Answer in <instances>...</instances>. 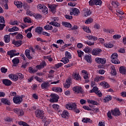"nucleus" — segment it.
<instances>
[{
  "label": "nucleus",
  "instance_id": "f257e3e1",
  "mask_svg": "<svg viewBox=\"0 0 126 126\" xmlns=\"http://www.w3.org/2000/svg\"><path fill=\"white\" fill-rule=\"evenodd\" d=\"M35 116L36 118L38 119H41L43 122H45L46 121V118H45V115L44 114V111L43 110H40L37 109L35 112Z\"/></svg>",
  "mask_w": 126,
  "mask_h": 126
},
{
  "label": "nucleus",
  "instance_id": "f03ea898",
  "mask_svg": "<svg viewBox=\"0 0 126 126\" xmlns=\"http://www.w3.org/2000/svg\"><path fill=\"white\" fill-rule=\"evenodd\" d=\"M95 93L98 97H102V93L99 91V89L97 87H94L92 90L90 91V93Z\"/></svg>",
  "mask_w": 126,
  "mask_h": 126
},
{
  "label": "nucleus",
  "instance_id": "7ed1b4c3",
  "mask_svg": "<svg viewBox=\"0 0 126 126\" xmlns=\"http://www.w3.org/2000/svg\"><path fill=\"white\" fill-rule=\"evenodd\" d=\"M77 107V105H76L75 103H68L65 105V107L66 109H67V110H73V111L75 110Z\"/></svg>",
  "mask_w": 126,
  "mask_h": 126
},
{
  "label": "nucleus",
  "instance_id": "20e7f679",
  "mask_svg": "<svg viewBox=\"0 0 126 126\" xmlns=\"http://www.w3.org/2000/svg\"><path fill=\"white\" fill-rule=\"evenodd\" d=\"M89 3L90 5H101L102 1L101 0H91Z\"/></svg>",
  "mask_w": 126,
  "mask_h": 126
},
{
  "label": "nucleus",
  "instance_id": "39448f33",
  "mask_svg": "<svg viewBox=\"0 0 126 126\" xmlns=\"http://www.w3.org/2000/svg\"><path fill=\"white\" fill-rule=\"evenodd\" d=\"M51 96L52 98L50 99V101L51 103H56L59 101V95L57 94H52Z\"/></svg>",
  "mask_w": 126,
  "mask_h": 126
},
{
  "label": "nucleus",
  "instance_id": "423d86ee",
  "mask_svg": "<svg viewBox=\"0 0 126 126\" xmlns=\"http://www.w3.org/2000/svg\"><path fill=\"white\" fill-rule=\"evenodd\" d=\"M13 112L19 116L24 115V112H23L22 109H20V108H14L13 109Z\"/></svg>",
  "mask_w": 126,
  "mask_h": 126
},
{
  "label": "nucleus",
  "instance_id": "0eeeda50",
  "mask_svg": "<svg viewBox=\"0 0 126 126\" xmlns=\"http://www.w3.org/2000/svg\"><path fill=\"white\" fill-rule=\"evenodd\" d=\"M48 5L52 13H56L57 12V6L58 5L51 4H48Z\"/></svg>",
  "mask_w": 126,
  "mask_h": 126
},
{
  "label": "nucleus",
  "instance_id": "6e6552de",
  "mask_svg": "<svg viewBox=\"0 0 126 126\" xmlns=\"http://www.w3.org/2000/svg\"><path fill=\"white\" fill-rule=\"evenodd\" d=\"M111 114L115 117H119L121 115V112L119 108H115L114 110H111Z\"/></svg>",
  "mask_w": 126,
  "mask_h": 126
},
{
  "label": "nucleus",
  "instance_id": "1a4fd4ad",
  "mask_svg": "<svg viewBox=\"0 0 126 126\" xmlns=\"http://www.w3.org/2000/svg\"><path fill=\"white\" fill-rule=\"evenodd\" d=\"M51 86V84L49 83V82H43V83L41 84V88L42 89H44L46 90V89H47Z\"/></svg>",
  "mask_w": 126,
  "mask_h": 126
},
{
  "label": "nucleus",
  "instance_id": "9d476101",
  "mask_svg": "<svg viewBox=\"0 0 126 126\" xmlns=\"http://www.w3.org/2000/svg\"><path fill=\"white\" fill-rule=\"evenodd\" d=\"M95 61L97 63H101L102 64H105L106 63V59H105L96 58Z\"/></svg>",
  "mask_w": 126,
  "mask_h": 126
},
{
  "label": "nucleus",
  "instance_id": "9b49d317",
  "mask_svg": "<svg viewBox=\"0 0 126 126\" xmlns=\"http://www.w3.org/2000/svg\"><path fill=\"white\" fill-rule=\"evenodd\" d=\"M102 52V50L99 48L94 49L92 51V54L93 56H98Z\"/></svg>",
  "mask_w": 126,
  "mask_h": 126
},
{
  "label": "nucleus",
  "instance_id": "f8f14e48",
  "mask_svg": "<svg viewBox=\"0 0 126 126\" xmlns=\"http://www.w3.org/2000/svg\"><path fill=\"white\" fill-rule=\"evenodd\" d=\"M13 100L15 104H20L22 102V97L15 96L14 97Z\"/></svg>",
  "mask_w": 126,
  "mask_h": 126
},
{
  "label": "nucleus",
  "instance_id": "ddd939ff",
  "mask_svg": "<svg viewBox=\"0 0 126 126\" xmlns=\"http://www.w3.org/2000/svg\"><path fill=\"white\" fill-rule=\"evenodd\" d=\"M78 13H79V10L77 8H74L72 9V11L70 12V15H76L77 16L78 15Z\"/></svg>",
  "mask_w": 126,
  "mask_h": 126
},
{
  "label": "nucleus",
  "instance_id": "4468645a",
  "mask_svg": "<svg viewBox=\"0 0 126 126\" xmlns=\"http://www.w3.org/2000/svg\"><path fill=\"white\" fill-rule=\"evenodd\" d=\"M2 83L5 85V86H10V85L12 84L11 81L6 79L2 80Z\"/></svg>",
  "mask_w": 126,
  "mask_h": 126
},
{
  "label": "nucleus",
  "instance_id": "2eb2a0df",
  "mask_svg": "<svg viewBox=\"0 0 126 126\" xmlns=\"http://www.w3.org/2000/svg\"><path fill=\"white\" fill-rule=\"evenodd\" d=\"M83 12L84 14V16L85 17H87V16H89L91 14V11L90 9L85 8L83 10Z\"/></svg>",
  "mask_w": 126,
  "mask_h": 126
},
{
  "label": "nucleus",
  "instance_id": "dca6fc26",
  "mask_svg": "<svg viewBox=\"0 0 126 126\" xmlns=\"http://www.w3.org/2000/svg\"><path fill=\"white\" fill-rule=\"evenodd\" d=\"M73 91L76 93H82V88L79 86H76L73 88Z\"/></svg>",
  "mask_w": 126,
  "mask_h": 126
},
{
  "label": "nucleus",
  "instance_id": "f3484780",
  "mask_svg": "<svg viewBox=\"0 0 126 126\" xmlns=\"http://www.w3.org/2000/svg\"><path fill=\"white\" fill-rule=\"evenodd\" d=\"M84 59L87 63H92V57L91 55H86Z\"/></svg>",
  "mask_w": 126,
  "mask_h": 126
},
{
  "label": "nucleus",
  "instance_id": "a211bd4d",
  "mask_svg": "<svg viewBox=\"0 0 126 126\" xmlns=\"http://www.w3.org/2000/svg\"><path fill=\"white\" fill-rule=\"evenodd\" d=\"M12 44L13 45H15V46H17V47H19V46H21L22 45V41H15V40H13L12 41Z\"/></svg>",
  "mask_w": 126,
  "mask_h": 126
},
{
  "label": "nucleus",
  "instance_id": "6ab92c4d",
  "mask_svg": "<svg viewBox=\"0 0 126 126\" xmlns=\"http://www.w3.org/2000/svg\"><path fill=\"white\" fill-rule=\"evenodd\" d=\"M72 77L75 80H80V79H81V78L80 77V75H79V74L77 73H74L72 75Z\"/></svg>",
  "mask_w": 126,
  "mask_h": 126
},
{
  "label": "nucleus",
  "instance_id": "aec40b11",
  "mask_svg": "<svg viewBox=\"0 0 126 126\" xmlns=\"http://www.w3.org/2000/svg\"><path fill=\"white\" fill-rule=\"evenodd\" d=\"M8 77L10 79L14 80V81H17L18 80V77L16 75L9 74Z\"/></svg>",
  "mask_w": 126,
  "mask_h": 126
},
{
  "label": "nucleus",
  "instance_id": "412c9836",
  "mask_svg": "<svg viewBox=\"0 0 126 126\" xmlns=\"http://www.w3.org/2000/svg\"><path fill=\"white\" fill-rule=\"evenodd\" d=\"M1 102L5 105H10V101L7 98L1 99Z\"/></svg>",
  "mask_w": 126,
  "mask_h": 126
},
{
  "label": "nucleus",
  "instance_id": "4be33fe9",
  "mask_svg": "<svg viewBox=\"0 0 126 126\" xmlns=\"http://www.w3.org/2000/svg\"><path fill=\"white\" fill-rule=\"evenodd\" d=\"M66 82L67 84L64 85V87L65 88H69V86H70L71 84V79H68V80L66 81Z\"/></svg>",
  "mask_w": 126,
  "mask_h": 126
},
{
  "label": "nucleus",
  "instance_id": "5701e85b",
  "mask_svg": "<svg viewBox=\"0 0 126 126\" xmlns=\"http://www.w3.org/2000/svg\"><path fill=\"white\" fill-rule=\"evenodd\" d=\"M101 80H104V77L102 76H96V77L94 79V81H95V82H98V81H100Z\"/></svg>",
  "mask_w": 126,
  "mask_h": 126
},
{
  "label": "nucleus",
  "instance_id": "b1692460",
  "mask_svg": "<svg viewBox=\"0 0 126 126\" xmlns=\"http://www.w3.org/2000/svg\"><path fill=\"white\" fill-rule=\"evenodd\" d=\"M82 122L83 123H85L86 124H87V123H90V124H91V123H92V120H91V119H90V118H83Z\"/></svg>",
  "mask_w": 126,
  "mask_h": 126
},
{
  "label": "nucleus",
  "instance_id": "393cba45",
  "mask_svg": "<svg viewBox=\"0 0 126 126\" xmlns=\"http://www.w3.org/2000/svg\"><path fill=\"white\" fill-rule=\"evenodd\" d=\"M46 66V62L45 61L42 62V63H41L40 65H37L36 66V67L38 69H41V68H44V67Z\"/></svg>",
  "mask_w": 126,
  "mask_h": 126
},
{
  "label": "nucleus",
  "instance_id": "a878e982",
  "mask_svg": "<svg viewBox=\"0 0 126 126\" xmlns=\"http://www.w3.org/2000/svg\"><path fill=\"white\" fill-rule=\"evenodd\" d=\"M12 62L13 63V66H16V64H18V63H19L20 61L18 58H15L12 61Z\"/></svg>",
  "mask_w": 126,
  "mask_h": 126
},
{
  "label": "nucleus",
  "instance_id": "bb28decb",
  "mask_svg": "<svg viewBox=\"0 0 126 126\" xmlns=\"http://www.w3.org/2000/svg\"><path fill=\"white\" fill-rule=\"evenodd\" d=\"M14 4L17 6L19 8H21L23 6V4L22 2L18 1H16L14 2Z\"/></svg>",
  "mask_w": 126,
  "mask_h": 126
},
{
  "label": "nucleus",
  "instance_id": "cd10ccee",
  "mask_svg": "<svg viewBox=\"0 0 126 126\" xmlns=\"http://www.w3.org/2000/svg\"><path fill=\"white\" fill-rule=\"evenodd\" d=\"M10 35H5L4 37V40L5 43H9L10 41Z\"/></svg>",
  "mask_w": 126,
  "mask_h": 126
},
{
  "label": "nucleus",
  "instance_id": "c85d7f7f",
  "mask_svg": "<svg viewBox=\"0 0 126 126\" xmlns=\"http://www.w3.org/2000/svg\"><path fill=\"white\" fill-rule=\"evenodd\" d=\"M25 55L27 58H28L29 60H32V57L30 56V50H26L25 51Z\"/></svg>",
  "mask_w": 126,
  "mask_h": 126
},
{
  "label": "nucleus",
  "instance_id": "c756f323",
  "mask_svg": "<svg viewBox=\"0 0 126 126\" xmlns=\"http://www.w3.org/2000/svg\"><path fill=\"white\" fill-rule=\"evenodd\" d=\"M52 90L55 92H63V89L59 87L53 88Z\"/></svg>",
  "mask_w": 126,
  "mask_h": 126
},
{
  "label": "nucleus",
  "instance_id": "7c9ffc66",
  "mask_svg": "<svg viewBox=\"0 0 126 126\" xmlns=\"http://www.w3.org/2000/svg\"><path fill=\"white\" fill-rule=\"evenodd\" d=\"M68 112L66 110H64L62 114H61V116L62 118H65L67 117H68Z\"/></svg>",
  "mask_w": 126,
  "mask_h": 126
},
{
  "label": "nucleus",
  "instance_id": "2f4dec72",
  "mask_svg": "<svg viewBox=\"0 0 126 126\" xmlns=\"http://www.w3.org/2000/svg\"><path fill=\"white\" fill-rule=\"evenodd\" d=\"M119 71L120 73H122V74H126V69L125 67H120Z\"/></svg>",
  "mask_w": 126,
  "mask_h": 126
},
{
  "label": "nucleus",
  "instance_id": "473e14b6",
  "mask_svg": "<svg viewBox=\"0 0 126 126\" xmlns=\"http://www.w3.org/2000/svg\"><path fill=\"white\" fill-rule=\"evenodd\" d=\"M87 101L89 104H92V105H99V103L95 100L88 99Z\"/></svg>",
  "mask_w": 126,
  "mask_h": 126
},
{
  "label": "nucleus",
  "instance_id": "72a5a7b5",
  "mask_svg": "<svg viewBox=\"0 0 126 126\" xmlns=\"http://www.w3.org/2000/svg\"><path fill=\"white\" fill-rule=\"evenodd\" d=\"M111 73L112 75H116L117 74V71H116V69L114 67V66H111Z\"/></svg>",
  "mask_w": 126,
  "mask_h": 126
},
{
  "label": "nucleus",
  "instance_id": "f704fd0d",
  "mask_svg": "<svg viewBox=\"0 0 126 126\" xmlns=\"http://www.w3.org/2000/svg\"><path fill=\"white\" fill-rule=\"evenodd\" d=\"M42 30H43V28L41 27H38L35 29V32L38 33V34H41V33H42Z\"/></svg>",
  "mask_w": 126,
  "mask_h": 126
},
{
  "label": "nucleus",
  "instance_id": "c9c22d12",
  "mask_svg": "<svg viewBox=\"0 0 126 126\" xmlns=\"http://www.w3.org/2000/svg\"><path fill=\"white\" fill-rule=\"evenodd\" d=\"M50 25H53V26H55V27H60L61 25L60 23H57V22H51L50 23Z\"/></svg>",
  "mask_w": 126,
  "mask_h": 126
},
{
  "label": "nucleus",
  "instance_id": "e433bc0d",
  "mask_svg": "<svg viewBox=\"0 0 126 126\" xmlns=\"http://www.w3.org/2000/svg\"><path fill=\"white\" fill-rule=\"evenodd\" d=\"M8 56H10V58H13L14 57V50H11L7 52Z\"/></svg>",
  "mask_w": 126,
  "mask_h": 126
},
{
  "label": "nucleus",
  "instance_id": "4c0bfd02",
  "mask_svg": "<svg viewBox=\"0 0 126 126\" xmlns=\"http://www.w3.org/2000/svg\"><path fill=\"white\" fill-rule=\"evenodd\" d=\"M100 85H101V86H103L104 88H109V87H110V85H109V84L107 83H104V82L100 83Z\"/></svg>",
  "mask_w": 126,
  "mask_h": 126
},
{
  "label": "nucleus",
  "instance_id": "58836bf2",
  "mask_svg": "<svg viewBox=\"0 0 126 126\" xmlns=\"http://www.w3.org/2000/svg\"><path fill=\"white\" fill-rule=\"evenodd\" d=\"M77 53L78 54V56L79 57V58H82V56L84 55V52L80 50H77Z\"/></svg>",
  "mask_w": 126,
  "mask_h": 126
},
{
  "label": "nucleus",
  "instance_id": "ea45409f",
  "mask_svg": "<svg viewBox=\"0 0 126 126\" xmlns=\"http://www.w3.org/2000/svg\"><path fill=\"white\" fill-rule=\"evenodd\" d=\"M104 103H107V102H109V101H111L112 100V96L111 95H108L105 98H104Z\"/></svg>",
  "mask_w": 126,
  "mask_h": 126
},
{
  "label": "nucleus",
  "instance_id": "a19ab883",
  "mask_svg": "<svg viewBox=\"0 0 126 126\" xmlns=\"http://www.w3.org/2000/svg\"><path fill=\"white\" fill-rule=\"evenodd\" d=\"M84 51L85 53H87V54H89V53L91 52V49L89 47L87 46L85 48Z\"/></svg>",
  "mask_w": 126,
  "mask_h": 126
},
{
  "label": "nucleus",
  "instance_id": "79ce46f5",
  "mask_svg": "<svg viewBox=\"0 0 126 126\" xmlns=\"http://www.w3.org/2000/svg\"><path fill=\"white\" fill-rule=\"evenodd\" d=\"M63 26H65V27H68V28H71V24L67 22H63Z\"/></svg>",
  "mask_w": 126,
  "mask_h": 126
},
{
  "label": "nucleus",
  "instance_id": "37998d69",
  "mask_svg": "<svg viewBox=\"0 0 126 126\" xmlns=\"http://www.w3.org/2000/svg\"><path fill=\"white\" fill-rule=\"evenodd\" d=\"M61 62H63V63L65 64V63H67L69 62V60H68V58H66V57L63 58L61 60Z\"/></svg>",
  "mask_w": 126,
  "mask_h": 126
},
{
  "label": "nucleus",
  "instance_id": "c03bdc74",
  "mask_svg": "<svg viewBox=\"0 0 126 126\" xmlns=\"http://www.w3.org/2000/svg\"><path fill=\"white\" fill-rule=\"evenodd\" d=\"M41 11H42L44 14H47L48 13V9L47 8V7L46 6H44L43 8L41 10Z\"/></svg>",
  "mask_w": 126,
  "mask_h": 126
},
{
  "label": "nucleus",
  "instance_id": "a18cd8bd",
  "mask_svg": "<svg viewBox=\"0 0 126 126\" xmlns=\"http://www.w3.org/2000/svg\"><path fill=\"white\" fill-rule=\"evenodd\" d=\"M29 72H30V73H35L37 72V70H36V69H33V68L31 67L29 68Z\"/></svg>",
  "mask_w": 126,
  "mask_h": 126
},
{
  "label": "nucleus",
  "instance_id": "49530a36",
  "mask_svg": "<svg viewBox=\"0 0 126 126\" xmlns=\"http://www.w3.org/2000/svg\"><path fill=\"white\" fill-rule=\"evenodd\" d=\"M44 29H45V30H52V29H53V26L47 25L44 26Z\"/></svg>",
  "mask_w": 126,
  "mask_h": 126
},
{
  "label": "nucleus",
  "instance_id": "de8ad7c7",
  "mask_svg": "<svg viewBox=\"0 0 126 126\" xmlns=\"http://www.w3.org/2000/svg\"><path fill=\"white\" fill-rule=\"evenodd\" d=\"M93 22V19L92 18H89L85 22L86 24H89V23H92Z\"/></svg>",
  "mask_w": 126,
  "mask_h": 126
},
{
  "label": "nucleus",
  "instance_id": "09e8293b",
  "mask_svg": "<svg viewBox=\"0 0 126 126\" xmlns=\"http://www.w3.org/2000/svg\"><path fill=\"white\" fill-rule=\"evenodd\" d=\"M65 58L67 59H71V55H70V53L67 51L65 52Z\"/></svg>",
  "mask_w": 126,
  "mask_h": 126
},
{
  "label": "nucleus",
  "instance_id": "8fccbe9b",
  "mask_svg": "<svg viewBox=\"0 0 126 126\" xmlns=\"http://www.w3.org/2000/svg\"><path fill=\"white\" fill-rule=\"evenodd\" d=\"M83 29L84 31H85V32H87V33H91V31L89 28H87V27L84 28Z\"/></svg>",
  "mask_w": 126,
  "mask_h": 126
},
{
  "label": "nucleus",
  "instance_id": "3c124183",
  "mask_svg": "<svg viewBox=\"0 0 126 126\" xmlns=\"http://www.w3.org/2000/svg\"><path fill=\"white\" fill-rule=\"evenodd\" d=\"M112 62L113 63H115V64H119V63H120L121 62H120V61L118 60V59H114L112 60Z\"/></svg>",
  "mask_w": 126,
  "mask_h": 126
},
{
  "label": "nucleus",
  "instance_id": "603ef678",
  "mask_svg": "<svg viewBox=\"0 0 126 126\" xmlns=\"http://www.w3.org/2000/svg\"><path fill=\"white\" fill-rule=\"evenodd\" d=\"M117 58H118V54L117 53L113 54L111 57L112 60H116V59H117Z\"/></svg>",
  "mask_w": 126,
  "mask_h": 126
},
{
  "label": "nucleus",
  "instance_id": "864d4df0",
  "mask_svg": "<svg viewBox=\"0 0 126 126\" xmlns=\"http://www.w3.org/2000/svg\"><path fill=\"white\" fill-rule=\"evenodd\" d=\"M113 38L114 39V40H118V39H120V38H121V35L115 34L113 35Z\"/></svg>",
  "mask_w": 126,
  "mask_h": 126
},
{
  "label": "nucleus",
  "instance_id": "5fc2aeb1",
  "mask_svg": "<svg viewBox=\"0 0 126 126\" xmlns=\"http://www.w3.org/2000/svg\"><path fill=\"white\" fill-rule=\"evenodd\" d=\"M57 43L58 44H60V47H62V45L63 44H64V42H63V39H60L57 41Z\"/></svg>",
  "mask_w": 126,
  "mask_h": 126
},
{
  "label": "nucleus",
  "instance_id": "6e6d98bb",
  "mask_svg": "<svg viewBox=\"0 0 126 126\" xmlns=\"http://www.w3.org/2000/svg\"><path fill=\"white\" fill-rule=\"evenodd\" d=\"M16 39H23V35L20 33H19L16 36Z\"/></svg>",
  "mask_w": 126,
  "mask_h": 126
},
{
  "label": "nucleus",
  "instance_id": "4d7b16f0",
  "mask_svg": "<svg viewBox=\"0 0 126 126\" xmlns=\"http://www.w3.org/2000/svg\"><path fill=\"white\" fill-rule=\"evenodd\" d=\"M24 21L25 23L28 22V23H31V19L30 18H25L24 20Z\"/></svg>",
  "mask_w": 126,
  "mask_h": 126
},
{
  "label": "nucleus",
  "instance_id": "13d9d810",
  "mask_svg": "<svg viewBox=\"0 0 126 126\" xmlns=\"http://www.w3.org/2000/svg\"><path fill=\"white\" fill-rule=\"evenodd\" d=\"M17 76L18 77V78L19 79H23L24 76L22 73H18V75H17Z\"/></svg>",
  "mask_w": 126,
  "mask_h": 126
},
{
  "label": "nucleus",
  "instance_id": "bf43d9fd",
  "mask_svg": "<svg viewBox=\"0 0 126 126\" xmlns=\"http://www.w3.org/2000/svg\"><path fill=\"white\" fill-rule=\"evenodd\" d=\"M0 70L2 73H6V72H7V68H5V67L1 68Z\"/></svg>",
  "mask_w": 126,
  "mask_h": 126
},
{
  "label": "nucleus",
  "instance_id": "052dcab7",
  "mask_svg": "<svg viewBox=\"0 0 126 126\" xmlns=\"http://www.w3.org/2000/svg\"><path fill=\"white\" fill-rule=\"evenodd\" d=\"M85 44H87L88 46H94V42H92L91 41H85Z\"/></svg>",
  "mask_w": 126,
  "mask_h": 126
},
{
  "label": "nucleus",
  "instance_id": "680f3d73",
  "mask_svg": "<svg viewBox=\"0 0 126 126\" xmlns=\"http://www.w3.org/2000/svg\"><path fill=\"white\" fill-rule=\"evenodd\" d=\"M0 23H5L4 18L2 16H0Z\"/></svg>",
  "mask_w": 126,
  "mask_h": 126
},
{
  "label": "nucleus",
  "instance_id": "e2e57ef3",
  "mask_svg": "<svg viewBox=\"0 0 126 126\" xmlns=\"http://www.w3.org/2000/svg\"><path fill=\"white\" fill-rule=\"evenodd\" d=\"M107 117L108 118H109V119H110V120H112V119H113V117H112V112L111 111L108 112Z\"/></svg>",
  "mask_w": 126,
  "mask_h": 126
},
{
  "label": "nucleus",
  "instance_id": "0e129e2a",
  "mask_svg": "<svg viewBox=\"0 0 126 126\" xmlns=\"http://www.w3.org/2000/svg\"><path fill=\"white\" fill-rule=\"evenodd\" d=\"M53 109H55V110H58L59 108H60V106L58 104H53Z\"/></svg>",
  "mask_w": 126,
  "mask_h": 126
},
{
  "label": "nucleus",
  "instance_id": "69168bd1",
  "mask_svg": "<svg viewBox=\"0 0 126 126\" xmlns=\"http://www.w3.org/2000/svg\"><path fill=\"white\" fill-rule=\"evenodd\" d=\"M106 48H113L114 47V45L111 43H107L105 45Z\"/></svg>",
  "mask_w": 126,
  "mask_h": 126
},
{
  "label": "nucleus",
  "instance_id": "338daca9",
  "mask_svg": "<svg viewBox=\"0 0 126 126\" xmlns=\"http://www.w3.org/2000/svg\"><path fill=\"white\" fill-rule=\"evenodd\" d=\"M34 17L36 19H39V18L42 17V15H40V14H36L34 15Z\"/></svg>",
  "mask_w": 126,
  "mask_h": 126
},
{
  "label": "nucleus",
  "instance_id": "774afa93",
  "mask_svg": "<svg viewBox=\"0 0 126 126\" xmlns=\"http://www.w3.org/2000/svg\"><path fill=\"white\" fill-rule=\"evenodd\" d=\"M44 6H44L42 4H39V5H37V8L38 9H41L42 10V9L43 8H44Z\"/></svg>",
  "mask_w": 126,
  "mask_h": 126
}]
</instances>
